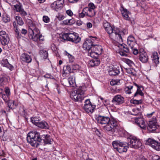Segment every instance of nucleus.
<instances>
[{
	"instance_id": "obj_1",
	"label": "nucleus",
	"mask_w": 160,
	"mask_h": 160,
	"mask_svg": "<svg viewBox=\"0 0 160 160\" xmlns=\"http://www.w3.org/2000/svg\"><path fill=\"white\" fill-rule=\"evenodd\" d=\"M105 30L112 39L119 42H122L124 35L128 33L127 30L124 29L120 31L118 28L114 26H110Z\"/></svg>"
},
{
	"instance_id": "obj_2",
	"label": "nucleus",
	"mask_w": 160,
	"mask_h": 160,
	"mask_svg": "<svg viewBox=\"0 0 160 160\" xmlns=\"http://www.w3.org/2000/svg\"><path fill=\"white\" fill-rule=\"evenodd\" d=\"M41 136L39 132L37 131L31 132L27 134V140L32 146L37 147L41 142Z\"/></svg>"
},
{
	"instance_id": "obj_3",
	"label": "nucleus",
	"mask_w": 160,
	"mask_h": 160,
	"mask_svg": "<svg viewBox=\"0 0 160 160\" xmlns=\"http://www.w3.org/2000/svg\"><path fill=\"white\" fill-rule=\"evenodd\" d=\"M85 88L80 86L77 90H74L71 93L70 97L75 102H81L84 98V93L85 91Z\"/></svg>"
},
{
	"instance_id": "obj_4",
	"label": "nucleus",
	"mask_w": 160,
	"mask_h": 160,
	"mask_svg": "<svg viewBox=\"0 0 160 160\" xmlns=\"http://www.w3.org/2000/svg\"><path fill=\"white\" fill-rule=\"evenodd\" d=\"M60 37L64 40L72 42L75 43H78L81 40L78 34L75 33H64Z\"/></svg>"
},
{
	"instance_id": "obj_5",
	"label": "nucleus",
	"mask_w": 160,
	"mask_h": 160,
	"mask_svg": "<svg viewBox=\"0 0 160 160\" xmlns=\"http://www.w3.org/2000/svg\"><path fill=\"white\" fill-rule=\"evenodd\" d=\"M118 125L117 120L113 117L110 119V121L108 124L104 126L103 129L107 132H111L112 134L115 132V129Z\"/></svg>"
},
{
	"instance_id": "obj_6",
	"label": "nucleus",
	"mask_w": 160,
	"mask_h": 160,
	"mask_svg": "<svg viewBox=\"0 0 160 160\" xmlns=\"http://www.w3.org/2000/svg\"><path fill=\"white\" fill-rule=\"evenodd\" d=\"M128 139L127 145L131 148L137 149L142 146L141 141L135 137H131Z\"/></svg>"
},
{
	"instance_id": "obj_7",
	"label": "nucleus",
	"mask_w": 160,
	"mask_h": 160,
	"mask_svg": "<svg viewBox=\"0 0 160 160\" xmlns=\"http://www.w3.org/2000/svg\"><path fill=\"white\" fill-rule=\"evenodd\" d=\"M103 49L100 45H93L92 48V49L90 50V52H88V55L91 57H95V55H100L102 54Z\"/></svg>"
},
{
	"instance_id": "obj_8",
	"label": "nucleus",
	"mask_w": 160,
	"mask_h": 160,
	"mask_svg": "<svg viewBox=\"0 0 160 160\" xmlns=\"http://www.w3.org/2000/svg\"><path fill=\"white\" fill-rule=\"evenodd\" d=\"M95 119L98 123L102 125L108 124L110 120L108 117L99 115H95Z\"/></svg>"
},
{
	"instance_id": "obj_9",
	"label": "nucleus",
	"mask_w": 160,
	"mask_h": 160,
	"mask_svg": "<svg viewBox=\"0 0 160 160\" xmlns=\"http://www.w3.org/2000/svg\"><path fill=\"white\" fill-rule=\"evenodd\" d=\"M84 102L85 104L83 108L84 110L88 113H92L96 106L92 104L89 99L86 100Z\"/></svg>"
},
{
	"instance_id": "obj_10",
	"label": "nucleus",
	"mask_w": 160,
	"mask_h": 160,
	"mask_svg": "<svg viewBox=\"0 0 160 160\" xmlns=\"http://www.w3.org/2000/svg\"><path fill=\"white\" fill-rule=\"evenodd\" d=\"M0 41L1 44L3 46L7 45L9 41L8 35L3 31L0 32Z\"/></svg>"
},
{
	"instance_id": "obj_11",
	"label": "nucleus",
	"mask_w": 160,
	"mask_h": 160,
	"mask_svg": "<svg viewBox=\"0 0 160 160\" xmlns=\"http://www.w3.org/2000/svg\"><path fill=\"white\" fill-rule=\"evenodd\" d=\"M29 34L30 38L35 42L38 41V37L40 35V31L38 28H36L32 30H29Z\"/></svg>"
},
{
	"instance_id": "obj_12",
	"label": "nucleus",
	"mask_w": 160,
	"mask_h": 160,
	"mask_svg": "<svg viewBox=\"0 0 160 160\" xmlns=\"http://www.w3.org/2000/svg\"><path fill=\"white\" fill-rule=\"evenodd\" d=\"M146 144L149 145L157 151H160V143H158L153 139L149 138L146 141Z\"/></svg>"
},
{
	"instance_id": "obj_13",
	"label": "nucleus",
	"mask_w": 160,
	"mask_h": 160,
	"mask_svg": "<svg viewBox=\"0 0 160 160\" xmlns=\"http://www.w3.org/2000/svg\"><path fill=\"white\" fill-rule=\"evenodd\" d=\"M92 11L88 7H85L83 9L82 12L79 13V17L80 18H83L85 16L89 17H93L95 15Z\"/></svg>"
},
{
	"instance_id": "obj_14",
	"label": "nucleus",
	"mask_w": 160,
	"mask_h": 160,
	"mask_svg": "<svg viewBox=\"0 0 160 160\" xmlns=\"http://www.w3.org/2000/svg\"><path fill=\"white\" fill-rule=\"evenodd\" d=\"M158 126L156 119L155 118L153 120L149 121L148 124V129L150 132H152L155 131Z\"/></svg>"
},
{
	"instance_id": "obj_15",
	"label": "nucleus",
	"mask_w": 160,
	"mask_h": 160,
	"mask_svg": "<svg viewBox=\"0 0 160 160\" xmlns=\"http://www.w3.org/2000/svg\"><path fill=\"white\" fill-rule=\"evenodd\" d=\"M64 0H58L54 2L51 5L52 8L56 10V9H61L63 7Z\"/></svg>"
},
{
	"instance_id": "obj_16",
	"label": "nucleus",
	"mask_w": 160,
	"mask_h": 160,
	"mask_svg": "<svg viewBox=\"0 0 160 160\" xmlns=\"http://www.w3.org/2000/svg\"><path fill=\"white\" fill-rule=\"evenodd\" d=\"M124 98L120 95H116L113 98L112 102L114 104L119 105L124 102Z\"/></svg>"
},
{
	"instance_id": "obj_17",
	"label": "nucleus",
	"mask_w": 160,
	"mask_h": 160,
	"mask_svg": "<svg viewBox=\"0 0 160 160\" xmlns=\"http://www.w3.org/2000/svg\"><path fill=\"white\" fill-rule=\"evenodd\" d=\"M92 41L91 39H88L86 40L83 44L82 47L85 50H88V52H90V50L92 49Z\"/></svg>"
},
{
	"instance_id": "obj_18",
	"label": "nucleus",
	"mask_w": 160,
	"mask_h": 160,
	"mask_svg": "<svg viewBox=\"0 0 160 160\" xmlns=\"http://www.w3.org/2000/svg\"><path fill=\"white\" fill-rule=\"evenodd\" d=\"M135 122L141 128L145 129L146 128V125L143 118H135Z\"/></svg>"
},
{
	"instance_id": "obj_19",
	"label": "nucleus",
	"mask_w": 160,
	"mask_h": 160,
	"mask_svg": "<svg viewBox=\"0 0 160 160\" xmlns=\"http://www.w3.org/2000/svg\"><path fill=\"white\" fill-rule=\"evenodd\" d=\"M127 43L131 49H132L135 46L137 45L136 41L134 37L132 35H130L128 37Z\"/></svg>"
},
{
	"instance_id": "obj_20",
	"label": "nucleus",
	"mask_w": 160,
	"mask_h": 160,
	"mask_svg": "<svg viewBox=\"0 0 160 160\" xmlns=\"http://www.w3.org/2000/svg\"><path fill=\"white\" fill-rule=\"evenodd\" d=\"M41 141L43 140L44 142V145L47 144H51L52 142V140L48 134H44L41 136Z\"/></svg>"
},
{
	"instance_id": "obj_21",
	"label": "nucleus",
	"mask_w": 160,
	"mask_h": 160,
	"mask_svg": "<svg viewBox=\"0 0 160 160\" xmlns=\"http://www.w3.org/2000/svg\"><path fill=\"white\" fill-rule=\"evenodd\" d=\"M65 83H63V85L67 87L72 86L74 87L73 85L75 83V78L74 76H70L68 79L65 80Z\"/></svg>"
},
{
	"instance_id": "obj_22",
	"label": "nucleus",
	"mask_w": 160,
	"mask_h": 160,
	"mask_svg": "<svg viewBox=\"0 0 160 160\" xmlns=\"http://www.w3.org/2000/svg\"><path fill=\"white\" fill-rule=\"evenodd\" d=\"M120 9L123 18L126 20H129L130 18L128 15L129 12L122 6L120 7Z\"/></svg>"
},
{
	"instance_id": "obj_23",
	"label": "nucleus",
	"mask_w": 160,
	"mask_h": 160,
	"mask_svg": "<svg viewBox=\"0 0 160 160\" xmlns=\"http://www.w3.org/2000/svg\"><path fill=\"white\" fill-rule=\"evenodd\" d=\"M139 60L142 63H146L148 59V57L146 52L144 51L140 52Z\"/></svg>"
},
{
	"instance_id": "obj_24",
	"label": "nucleus",
	"mask_w": 160,
	"mask_h": 160,
	"mask_svg": "<svg viewBox=\"0 0 160 160\" xmlns=\"http://www.w3.org/2000/svg\"><path fill=\"white\" fill-rule=\"evenodd\" d=\"M120 72L119 68L113 67L112 68H110L108 73L110 76H116L118 75Z\"/></svg>"
},
{
	"instance_id": "obj_25",
	"label": "nucleus",
	"mask_w": 160,
	"mask_h": 160,
	"mask_svg": "<svg viewBox=\"0 0 160 160\" xmlns=\"http://www.w3.org/2000/svg\"><path fill=\"white\" fill-rule=\"evenodd\" d=\"M20 58L24 62L30 63L32 61V58L30 56L26 53H23L22 54Z\"/></svg>"
},
{
	"instance_id": "obj_26",
	"label": "nucleus",
	"mask_w": 160,
	"mask_h": 160,
	"mask_svg": "<svg viewBox=\"0 0 160 160\" xmlns=\"http://www.w3.org/2000/svg\"><path fill=\"white\" fill-rule=\"evenodd\" d=\"M126 144L127 145V143L122 142L118 140L113 141L112 142V144L113 148L115 149L118 148H119V147L126 145Z\"/></svg>"
},
{
	"instance_id": "obj_27",
	"label": "nucleus",
	"mask_w": 160,
	"mask_h": 160,
	"mask_svg": "<svg viewBox=\"0 0 160 160\" xmlns=\"http://www.w3.org/2000/svg\"><path fill=\"white\" fill-rule=\"evenodd\" d=\"M133 85L134 86H133L134 88H133V89L136 90L137 89V91L135 93L134 96L136 97L137 96L138 94H139L141 96H142L143 95V93L142 92V90H140V88L141 86H139L136 83H134Z\"/></svg>"
},
{
	"instance_id": "obj_28",
	"label": "nucleus",
	"mask_w": 160,
	"mask_h": 160,
	"mask_svg": "<svg viewBox=\"0 0 160 160\" xmlns=\"http://www.w3.org/2000/svg\"><path fill=\"white\" fill-rule=\"evenodd\" d=\"M72 70L70 66L67 65L63 67V73L62 75L64 77L66 74L71 73L72 72Z\"/></svg>"
},
{
	"instance_id": "obj_29",
	"label": "nucleus",
	"mask_w": 160,
	"mask_h": 160,
	"mask_svg": "<svg viewBox=\"0 0 160 160\" xmlns=\"http://www.w3.org/2000/svg\"><path fill=\"white\" fill-rule=\"evenodd\" d=\"M37 126L42 129H48L49 126L47 122L44 121L40 122L38 124Z\"/></svg>"
},
{
	"instance_id": "obj_30",
	"label": "nucleus",
	"mask_w": 160,
	"mask_h": 160,
	"mask_svg": "<svg viewBox=\"0 0 160 160\" xmlns=\"http://www.w3.org/2000/svg\"><path fill=\"white\" fill-rule=\"evenodd\" d=\"M1 63L3 67L7 68L11 70H12L13 68V66L9 63L7 59L2 61Z\"/></svg>"
},
{
	"instance_id": "obj_31",
	"label": "nucleus",
	"mask_w": 160,
	"mask_h": 160,
	"mask_svg": "<svg viewBox=\"0 0 160 160\" xmlns=\"http://www.w3.org/2000/svg\"><path fill=\"white\" fill-rule=\"evenodd\" d=\"M126 144V145L122 146L119 147V148H118L116 150L120 153H122L123 152H126L127 151L128 148L129 147Z\"/></svg>"
},
{
	"instance_id": "obj_32",
	"label": "nucleus",
	"mask_w": 160,
	"mask_h": 160,
	"mask_svg": "<svg viewBox=\"0 0 160 160\" xmlns=\"http://www.w3.org/2000/svg\"><path fill=\"white\" fill-rule=\"evenodd\" d=\"M118 46L121 50L123 51L126 53H128L129 52V48L127 47L126 45L125 44H118Z\"/></svg>"
},
{
	"instance_id": "obj_33",
	"label": "nucleus",
	"mask_w": 160,
	"mask_h": 160,
	"mask_svg": "<svg viewBox=\"0 0 160 160\" xmlns=\"http://www.w3.org/2000/svg\"><path fill=\"white\" fill-rule=\"evenodd\" d=\"M141 106L140 108H133L132 110V111L130 112V113L131 115L134 116L140 115L141 113L140 112V110L141 108Z\"/></svg>"
},
{
	"instance_id": "obj_34",
	"label": "nucleus",
	"mask_w": 160,
	"mask_h": 160,
	"mask_svg": "<svg viewBox=\"0 0 160 160\" xmlns=\"http://www.w3.org/2000/svg\"><path fill=\"white\" fill-rule=\"evenodd\" d=\"M100 63L99 60L97 59L94 58L91 60L89 63V64L91 67H94L98 65Z\"/></svg>"
},
{
	"instance_id": "obj_35",
	"label": "nucleus",
	"mask_w": 160,
	"mask_h": 160,
	"mask_svg": "<svg viewBox=\"0 0 160 160\" xmlns=\"http://www.w3.org/2000/svg\"><path fill=\"white\" fill-rule=\"evenodd\" d=\"M133 88H134L133 86L132 85L126 86L124 88V90L126 93L130 94L134 91Z\"/></svg>"
},
{
	"instance_id": "obj_36",
	"label": "nucleus",
	"mask_w": 160,
	"mask_h": 160,
	"mask_svg": "<svg viewBox=\"0 0 160 160\" xmlns=\"http://www.w3.org/2000/svg\"><path fill=\"white\" fill-rule=\"evenodd\" d=\"M41 57L43 59H46L48 56V53L46 50H42L39 52Z\"/></svg>"
},
{
	"instance_id": "obj_37",
	"label": "nucleus",
	"mask_w": 160,
	"mask_h": 160,
	"mask_svg": "<svg viewBox=\"0 0 160 160\" xmlns=\"http://www.w3.org/2000/svg\"><path fill=\"white\" fill-rule=\"evenodd\" d=\"M28 25L29 27V30H33L36 28L35 25L34 23L30 19H28Z\"/></svg>"
},
{
	"instance_id": "obj_38",
	"label": "nucleus",
	"mask_w": 160,
	"mask_h": 160,
	"mask_svg": "<svg viewBox=\"0 0 160 160\" xmlns=\"http://www.w3.org/2000/svg\"><path fill=\"white\" fill-rule=\"evenodd\" d=\"M28 25L29 27V30H33L36 28L35 25L34 23L30 19H28Z\"/></svg>"
},
{
	"instance_id": "obj_39",
	"label": "nucleus",
	"mask_w": 160,
	"mask_h": 160,
	"mask_svg": "<svg viewBox=\"0 0 160 160\" xmlns=\"http://www.w3.org/2000/svg\"><path fill=\"white\" fill-rule=\"evenodd\" d=\"M15 101L12 100H9L8 103V105L9 108L13 109L15 108L17 106L16 104L14 103Z\"/></svg>"
},
{
	"instance_id": "obj_40",
	"label": "nucleus",
	"mask_w": 160,
	"mask_h": 160,
	"mask_svg": "<svg viewBox=\"0 0 160 160\" xmlns=\"http://www.w3.org/2000/svg\"><path fill=\"white\" fill-rule=\"evenodd\" d=\"M14 10L17 12H19L23 8L22 5L19 3L18 4H16L14 6Z\"/></svg>"
},
{
	"instance_id": "obj_41",
	"label": "nucleus",
	"mask_w": 160,
	"mask_h": 160,
	"mask_svg": "<svg viewBox=\"0 0 160 160\" xmlns=\"http://www.w3.org/2000/svg\"><path fill=\"white\" fill-rule=\"evenodd\" d=\"M15 19L18 25L20 26H22L23 25L24 22L20 17L16 16L15 17Z\"/></svg>"
},
{
	"instance_id": "obj_42",
	"label": "nucleus",
	"mask_w": 160,
	"mask_h": 160,
	"mask_svg": "<svg viewBox=\"0 0 160 160\" xmlns=\"http://www.w3.org/2000/svg\"><path fill=\"white\" fill-rule=\"evenodd\" d=\"M88 7L90 10L92 11V12H93V13H94L95 15L96 14V13L94 10L96 7L93 3L90 2L89 3L88 5Z\"/></svg>"
},
{
	"instance_id": "obj_43",
	"label": "nucleus",
	"mask_w": 160,
	"mask_h": 160,
	"mask_svg": "<svg viewBox=\"0 0 160 160\" xmlns=\"http://www.w3.org/2000/svg\"><path fill=\"white\" fill-rule=\"evenodd\" d=\"M14 27L15 28V37L18 39L20 38L21 36V35L20 33L19 30L18 29V27L16 25Z\"/></svg>"
},
{
	"instance_id": "obj_44",
	"label": "nucleus",
	"mask_w": 160,
	"mask_h": 160,
	"mask_svg": "<svg viewBox=\"0 0 160 160\" xmlns=\"http://www.w3.org/2000/svg\"><path fill=\"white\" fill-rule=\"evenodd\" d=\"M72 70H79L81 69V67L77 63H73L72 65Z\"/></svg>"
},
{
	"instance_id": "obj_45",
	"label": "nucleus",
	"mask_w": 160,
	"mask_h": 160,
	"mask_svg": "<svg viewBox=\"0 0 160 160\" xmlns=\"http://www.w3.org/2000/svg\"><path fill=\"white\" fill-rule=\"evenodd\" d=\"M31 121L32 123L37 126L40 122L39 119L36 117L32 118H31Z\"/></svg>"
},
{
	"instance_id": "obj_46",
	"label": "nucleus",
	"mask_w": 160,
	"mask_h": 160,
	"mask_svg": "<svg viewBox=\"0 0 160 160\" xmlns=\"http://www.w3.org/2000/svg\"><path fill=\"white\" fill-rule=\"evenodd\" d=\"M2 21L5 23L9 22L10 21V18L6 15H2Z\"/></svg>"
},
{
	"instance_id": "obj_47",
	"label": "nucleus",
	"mask_w": 160,
	"mask_h": 160,
	"mask_svg": "<svg viewBox=\"0 0 160 160\" xmlns=\"http://www.w3.org/2000/svg\"><path fill=\"white\" fill-rule=\"evenodd\" d=\"M110 84L112 86L119 85L120 84V80L112 79L110 82Z\"/></svg>"
},
{
	"instance_id": "obj_48",
	"label": "nucleus",
	"mask_w": 160,
	"mask_h": 160,
	"mask_svg": "<svg viewBox=\"0 0 160 160\" xmlns=\"http://www.w3.org/2000/svg\"><path fill=\"white\" fill-rule=\"evenodd\" d=\"M131 102L134 104H139L142 103V100L141 99L139 100H137L135 99L131 100Z\"/></svg>"
},
{
	"instance_id": "obj_49",
	"label": "nucleus",
	"mask_w": 160,
	"mask_h": 160,
	"mask_svg": "<svg viewBox=\"0 0 160 160\" xmlns=\"http://www.w3.org/2000/svg\"><path fill=\"white\" fill-rule=\"evenodd\" d=\"M1 96H2V98L5 102L8 101L9 99L10 96L8 95L2 94H2Z\"/></svg>"
},
{
	"instance_id": "obj_50",
	"label": "nucleus",
	"mask_w": 160,
	"mask_h": 160,
	"mask_svg": "<svg viewBox=\"0 0 160 160\" xmlns=\"http://www.w3.org/2000/svg\"><path fill=\"white\" fill-rule=\"evenodd\" d=\"M68 54L69 62L71 63L73 62L75 60L74 57L69 53H68Z\"/></svg>"
},
{
	"instance_id": "obj_51",
	"label": "nucleus",
	"mask_w": 160,
	"mask_h": 160,
	"mask_svg": "<svg viewBox=\"0 0 160 160\" xmlns=\"http://www.w3.org/2000/svg\"><path fill=\"white\" fill-rule=\"evenodd\" d=\"M127 72L129 74H131V75H134V70L131 68H129L127 70Z\"/></svg>"
},
{
	"instance_id": "obj_52",
	"label": "nucleus",
	"mask_w": 160,
	"mask_h": 160,
	"mask_svg": "<svg viewBox=\"0 0 160 160\" xmlns=\"http://www.w3.org/2000/svg\"><path fill=\"white\" fill-rule=\"evenodd\" d=\"M43 20L45 22L48 23L50 21V19L48 17L44 16L43 17Z\"/></svg>"
},
{
	"instance_id": "obj_53",
	"label": "nucleus",
	"mask_w": 160,
	"mask_h": 160,
	"mask_svg": "<svg viewBox=\"0 0 160 160\" xmlns=\"http://www.w3.org/2000/svg\"><path fill=\"white\" fill-rule=\"evenodd\" d=\"M152 59H155L159 58L158 53L157 52H152Z\"/></svg>"
},
{
	"instance_id": "obj_54",
	"label": "nucleus",
	"mask_w": 160,
	"mask_h": 160,
	"mask_svg": "<svg viewBox=\"0 0 160 160\" xmlns=\"http://www.w3.org/2000/svg\"><path fill=\"white\" fill-rule=\"evenodd\" d=\"M103 26L105 30L108 28L110 26L109 23L107 22V21H105L103 22Z\"/></svg>"
},
{
	"instance_id": "obj_55",
	"label": "nucleus",
	"mask_w": 160,
	"mask_h": 160,
	"mask_svg": "<svg viewBox=\"0 0 160 160\" xmlns=\"http://www.w3.org/2000/svg\"><path fill=\"white\" fill-rule=\"evenodd\" d=\"M19 12H20V15L22 16H25L27 15V12L24 11L23 8H22Z\"/></svg>"
},
{
	"instance_id": "obj_56",
	"label": "nucleus",
	"mask_w": 160,
	"mask_h": 160,
	"mask_svg": "<svg viewBox=\"0 0 160 160\" xmlns=\"http://www.w3.org/2000/svg\"><path fill=\"white\" fill-rule=\"evenodd\" d=\"M125 62L130 66H131L133 64V62L128 59H126Z\"/></svg>"
},
{
	"instance_id": "obj_57",
	"label": "nucleus",
	"mask_w": 160,
	"mask_h": 160,
	"mask_svg": "<svg viewBox=\"0 0 160 160\" xmlns=\"http://www.w3.org/2000/svg\"><path fill=\"white\" fill-rule=\"evenodd\" d=\"M4 91L6 94L10 96V89L8 88H5Z\"/></svg>"
},
{
	"instance_id": "obj_58",
	"label": "nucleus",
	"mask_w": 160,
	"mask_h": 160,
	"mask_svg": "<svg viewBox=\"0 0 160 160\" xmlns=\"http://www.w3.org/2000/svg\"><path fill=\"white\" fill-rule=\"evenodd\" d=\"M75 20L73 18L68 19V25L73 24L75 23Z\"/></svg>"
},
{
	"instance_id": "obj_59",
	"label": "nucleus",
	"mask_w": 160,
	"mask_h": 160,
	"mask_svg": "<svg viewBox=\"0 0 160 160\" xmlns=\"http://www.w3.org/2000/svg\"><path fill=\"white\" fill-rule=\"evenodd\" d=\"M131 49L134 55H137L138 53V50L137 49L134 48V47L132 49Z\"/></svg>"
},
{
	"instance_id": "obj_60",
	"label": "nucleus",
	"mask_w": 160,
	"mask_h": 160,
	"mask_svg": "<svg viewBox=\"0 0 160 160\" xmlns=\"http://www.w3.org/2000/svg\"><path fill=\"white\" fill-rule=\"evenodd\" d=\"M66 13L69 16H71L73 15V12L71 10H68L66 11Z\"/></svg>"
},
{
	"instance_id": "obj_61",
	"label": "nucleus",
	"mask_w": 160,
	"mask_h": 160,
	"mask_svg": "<svg viewBox=\"0 0 160 160\" xmlns=\"http://www.w3.org/2000/svg\"><path fill=\"white\" fill-rule=\"evenodd\" d=\"M159 58H155V59H152V60L153 62L156 64L157 65L159 63Z\"/></svg>"
},
{
	"instance_id": "obj_62",
	"label": "nucleus",
	"mask_w": 160,
	"mask_h": 160,
	"mask_svg": "<svg viewBox=\"0 0 160 160\" xmlns=\"http://www.w3.org/2000/svg\"><path fill=\"white\" fill-rule=\"evenodd\" d=\"M45 77L48 78H50L52 79H54V78L53 77V76L49 74H46L44 76Z\"/></svg>"
},
{
	"instance_id": "obj_63",
	"label": "nucleus",
	"mask_w": 160,
	"mask_h": 160,
	"mask_svg": "<svg viewBox=\"0 0 160 160\" xmlns=\"http://www.w3.org/2000/svg\"><path fill=\"white\" fill-rule=\"evenodd\" d=\"M38 41L39 40L40 41H43L44 40L43 37H42V35H39L38 37Z\"/></svg>"
},
{
	"instance_id": "obj_64",
	"label": "nucleus",
	"mask_w": 160,
	"mask_h": 160,
	"mask_svg": "<svg viewBox=\"0 0 160 160\" xmlns=\"http://www.w3.org/2000/svg\"><path fill=\"white\" fill-rule=\"evenodd\" d=\"M86 26L88 28H90L92 27V25L91 23L88 22L87 23Z\"/></svg>"
}]
</instances>
